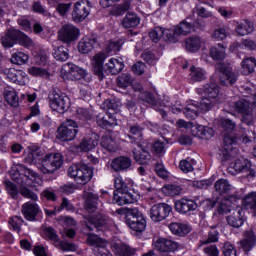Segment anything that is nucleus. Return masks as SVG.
<instances>
[{
	"label": "nucleus",
	"instance_id": "f257e3e1",
	"mask_svg": "<svg viewBox=\"0 0 256 256\" xmlns=\"http://www.w3.org/2000/svg\"><path fill=\"white\" fill-rule=\"evenodd\" d=\"M105 59H107V55L104 52H100L94 56L92 62L93 73L98 76L100 81L105 79V73L106 75H119L125 67L123 62H119V60L113 58L103 66Z\"/></svg>",
	"mask_w": 256,
	"mask_h": 256
},
{
	"label": "nucleus",
	"instance_id": "f03ea898",
	"mask_svg": "<svg viewBox=\"0 0 256 256\" xmlns=\"http://www.w3.org/2000/svg\"><path fill=\"white\" fill-rule=\"evenodd\" d=\"M203 98L200 101V108L202 111H211L217 103H223L227 96L223 99L219 98V86L215 83L205 84L202 88Z\"/></svg>",
	"mask_w": 256,
	"mask_h": 256
},
{
	"label": "nucleus",
	"instance_id": "7ed1b4c3",
	"mask_svg": "<svg viewBox=\"0 0 256 256\" xmlns=\"http://www.w3.org/2000/svg\"><path fill=\"white\" fill-rule=\"evenodd\" d=\"M1 44L8 49L17 44L23 47H33V40L17 29H8L1 38Z\"/></svg>",
	"mask_w": 256,
	"mask_h": 256
},
{
	"label": "nucleus",
	"instance_id": "20e7f679",
	"mask_svg": "<svg viewBox=\"0 0 256 256\" xmlns=\"http://www.w3.org/2000/svg\"><path fill=\"white\" fill-rule=\"evenodd\" d=\"M255 137L256 134L252 130H249L247 127H240L236 133L224 135V149L226 151H231V149H233V147H231L232 145H237L239 141L242 143H251Z\"/></svg>",
	"mask_w": 256,
	"mask_h": 256
},
{
	"label": "nucleus",
	"instance_id": "39448f33",
	"mask_svg": "<svg viewBox=\"0 0 256 256\" xmlns=\"http://www.w3.org/2000/svg\"><path fill=\"white\" fill-rule=\"evenodd\" d=\"M12 179L18 185H27L28 187H37L41 183V177L37 172L27 168L25 165H19L16 173L12 174Z\"/></svg>",
	"mask_w": 256,
	"mask_h": 256
},
{
	"label": "nucleus",
	"instance_id": "423d86ee",
	"mask_svg": "<svg viewBox=\"0 0 256 256\" xmlns=\"http://www.w3.org/2000/svg\"><path fill=\"white\" fill-rule=\"evenodd\" d=\"M68 175L79 185H86L93 177V169L84 163L73 164L68 169Z\"/></svg>",
	"mask_w": 256,
	"mask_h": 256
},
{
	"label": "nucleus",
	"instance_id": "0eeeda50",
	"mask_svg": "<svg viewBox=\"0 0 256 256\" xmlns=\"http://www.w3.org/2000/svg\"><path fill=\"white\" fill-rule=\"evenodd\" d=\"M61 165H63V155L48 153L42 158L40 170L44 174H51L61 169Z\"/></svg>",
	"mask_w": 256,
	"mask_h": 256
},
{
	"label": "nucleus",
	"instance_id": "6e6552de",
	"mask_svg": "<svg viewBox=\"0 0 256 256\" xmlns=\"http://www.w3.org/2000/svg\"><path fill=\"white\" fill-rule=\"evenodd\" d=\"M77 122L68 119L57 130V139L64 143L73 141L79 133Z\"/></svg>",
	"mask_w": 256,
	"mask_h": 256
},
{
	"label": "nucleus",
	"instance_id": "1a4fd4ad",
	"mask_svg": "<svg viewBox=\"0 0 256 256\" xmlns=\"http://www.w3.org/2000/svg\"><path fill=\"white\" fill-rule=\"evenodd\" d=\"M236 113L241 115V121L249 126L253 123V105L245 98H241L233 104Z\"/></svg>",
	"mask_w": 256,
	"mask_h": 256
},
{
	"label": "nucleus",
	"instance_id": "9d476101",
	"mask_svg": "<svg viewBox=\"0 0 256 256\" xmlns=\"http://www.w3.org/2000/svg\"><path fill=\"white\" fill-rule=\"evenodd\" d=\"M126 224L132 231L137 233H143L145 227H147V221L143 214L137 208H132L131 212L127 214Z\"/></svg>",
	"mask_w": 256,
	"mask_h": 256
},
{
	"label": "nucleus",
	"instance_id": "9b49d317",
	"mask_svg": "<svg viewBox=\"0 0 256 256\" xmlns=\"http://www.w3.org/2000/svg\"><path fill=\"white\" fill-rule=\"evenodd\" d=\"M215 69L218 71V73H221L220 85L230 87L231 85H235V83H237V76L233 72L231 65L219 62L215 65Z\"/></svg>",
	"mask_w": 256,
	"mask_h": 256
},
{
	"label": "nucleus",
	"instance_id": "f8f14e48",
	"mask_svg": "<svg viewBox=\"0 0 256 256\" xmlns=\"http://www.w3.org/2000/svg\"><path fill=\"white\" fill-rule=\"evenodd\" d=\"M50 107L53 111H57V113L63 115L65 111H69L71 100L69 96L63 92H53V96L50 99Z\"/></svg>",
	"mask_w": 256,
	"mask_h": 256
},
{
	"label": "nucleus",
	"instance_id": "ddd939ff",
	"mask_svg": "<svg viewBox=\"0 0 256 256\" xmlns=\"http://www.w3.org/2000/svg\"><path fill=\"white\" fill-rule=\"evenodd\" d=\"M193 25L187 21L180 22L173 30H166V41L168 43H177L179 37L189 35Z\"/></svg>",
	"mask_w": 256,
	"mask_h": 256
},
{
	"label": "nucleus",
	"instance_id": "4468645a",
	"mask_svg": "<svg viewBox=\"0 0 256 256\" xmlns=\"http://www.w3.org/2000/svg\"><path fill=\"white\" fill-rule=\"evenodd\" d=\"M171 211H173V207L167 203L154 204L150 209V219L154 223H161L169 217Z\"/></svg>",
	"mask_w": 256,
	"mask_h": 256
},
{
	"label": "nucleus",
	"instance_id": "2eb2a0df",
	"mask_svg": "<svg viewBox=\"0 0 256 256\" xmlns=\"http://www.w3.org/2000/svg\"><path fill=\"white\" fill-rule=\"evenodd\" d=\"M91 7L93 5L89 2V0H81L75 3L72 19L75 23H81V21H85L87 17H89V13H91Z\"/></svg>",
	"mask_w": 256,
	"mask_h": 256
},
{
	"label": "nucleus",
	"instance_id": "dca6fc26",
	"mask_svg": "<svg viewBox=\"0 0 256 256\" xmlns=\"http://www.w3.org/2000/svg\"><path fill=\"white\" fill-rule=\"evenodd\" d=\"M88 245L94 247V253L97 256H112L111 252L107 249V240L95 234H88Z\"/></svg>",
	"mask_w": 256,
	"mask_h": 256
},
{
	"label": "nucleus",
	"instance_id": "f3484780",
	"mask_svg": "<svg viewBox=\"0 0 256 256\" xmlns=\"http://www.w3.org/2000/svg\"><path fill=\"white\" fill-rule=\"evenodd\" d=\"M84 223L88 231H103L107 225H109V218L104 214L97 213L94 216H88L85 218Z\"/></svg>",
	"mask_w": 256,
	"mask_h": 256
},
{
	"label": "nucleus",
	"instance_id": "a211bd4d",
	"mask_svg": "<svg viewBox=\"0 0 256 256\" xmlns=\"http://www.w3.org/2000/svg\"><path fill=\"white\" fill-rule=\"evenodd\" d=\"M58 39L63 43H73L79 39V28L72 24L64 25L58 32Z\"/></svg>",
	"mask_w": 256,
	"mask_h": 256
},
{
	"label": "nucleus",
	"instance_id": "6ab92c4d",
	"mask_svg": "<svg viewBox=\"0 0 256 256\" xmlns=\"http://www.w3.org/2000/svg\"><path fill=\"white\" fill-rule=\"evenodd\" d=\"M110 167L115 173L129 171V169L133 167V160H131V158L127 156H119L112 160Z\"/></svg>",
	"mask_w": 256,
	"mask_h": 256
},
{
	"label": "nucleus",
	"instance_id": "aec40b11",
	"mask_svg": "<svg viewBox=\"0 0 256 256\" xmlns=\"http://www.w3.org/2000/svg\"><path fill=\"white\" fill-rule=\"evenodd\" d=\"M21 212L27 221H37V215L41 213V208L39 204L28 201L22 205Z\"/></svg>",
	"mask_w": 256,
	"mask_h": 256
},
{
	"label": "nucleus",
	"instance_id": "412c9836",
	"mask_svg": "<svg viewBox=\"0 0 256 256\" xmlns=\"http://www.w3.org/2000/svg\"><path fill=\"white\" fill-rule=\"evenodd\" d=\"M155 249L160 253H173L179 249V243L167 238H158L155 242Z\"/></svg>",
	"mask_w": 256,
	"mask_h": 256
},
{
	"label": "nucleus",
	"instance_id": "4be33fe9",
	"mask_svg": "<svg viewBox=\"0 0 256 256\" xmlns=\"http://www.w3.org/2000/svg\"><path fill=\"white\" fill-rule=\"evenodd\" d=\"M232 169H234L235 173H246V177H255V171L251 169V162L248 159H237Z\"/></svg>",
	"mask_w": 256,
	"mask_h": 256
},
{
	"label": "nucleus",
	"instance_id": "5701e85b",
	"mask_svg": "<svg viewBox=\"0 0 256 256\" xmlns=\"http://www.w3.org/2000/svg\"><path fill=\"white\" fill-rule=\"evenodd\" d=\"M138 148L133 149L134 159L140 165H147L149 161H151V154H149V150L143 147L141 142H137Z\"/></svg>",
	"mask_w": 256,
	"mask_h": 256
},
{
	"label": "nucleus",
	"instance_id": "b1692460",
	"mask_svg": "<svg viewBox=\"0 0 256 256\" xmlns=\"http://www.w3.org/2000/svg\"><path fill=\"white\" fill-rule=\"evenodd\" d=\"M113 201L117 205H131V203H135L137 199L129 190L114 192Z\"/></svg>",
	"mask_w": 256,
	"mask_h": 256
},
{
	"label": "nucleus",
	"instance_id": "393cba45",
	"mask_svg": "<svg viewBox=\"0 0 256 256\" xmlns=\"http://www.w3.org/2000/svg\"><path fill=\"white\" fill-rule=\"evenodd\" d=\"M5 75L12 83H16V85H25L27 74L21 70L15 68L6 69Z\"/></svg>",
	"mask_w": 256,
	"mask_h": 256
},
{
	"label": "nucleus",
	"instance_id": "a878e982",
	"mask_svg": "<svg viewBox=\"0 0 256 256\" xmlns=\"http://www.w3.org/2000/svg\"><path fill=\"white\" fill-rule=\"evenodd\" d=\"M190 133L193 137H198L199 139H211L215 135L213 128L203 125L192 126Z\"/></svg>",
	"mask_w": 256,
	"mask_h": 256
},
{
	"label": "nucleus",
	"instance_id": "bb28decb",
	"mask_svg": "<svg viewBox=\"0 0 256 256\" xmlns=\"http://www.w3.org/2000/svg\"><path fill=\"white\" fill-rule=\"evenodd\" d=\"M175 209L178 213L185 215L197 209V203L193 200L182 198L175 202Z\"/></svg>",
	"mask_w": 256,
	"mask_h": 256
},
{
	"label": "nucleus",
	"instance_id": "cd10ccee",
	"mask_svg": "<svg viewBox=\"0 0 256 256\" xmlns=\"http://www.w3.org/2000/svg\"><path fill=\"white\" fill-rule=\"evenodd\" d=\"M242 213L243 210L241 208L234 209L233 212L227 216L228 225H230V227H234L235 229L242 227L243 223H245Z\"/></svg>",
	"mask_w": 256,
	"mask_h": 256
},
{
	"label": "nucleus",
	"instance_id": "c85d7f7f",
	"mask_svg": "<svg viewBox=\"0 0 256 256\" xmlns=\"http://www.w3.org/2000/svg\"><path fill=\"white\" fill-rule=\"evenodd\" d=\"M64 67L68 69L67 75L70 79H72V81H79V79H83L85 75H87V71H85V69L80 68L75 64L68 63Z\"/></svg>",
	"mask_w": 256,
	"mask_h": 256
},
{
	"label": "nucleus",
	"instance_id": "c756f323",
	"mask_svg": "<svg viewBox=\"0 0 256 256\" xmlns=\"http://www.w3.org/2000/svg\"><path fill=\"white\" fill-rule=\"evenodd\" d=\"M240 244L243 251H245L246 253H249V251H251V249H253V247H255L256 245L255 231L251 229L246 231L244 233V238L243 240H241Z\"/></svg>",
	"mask_w": 256,
	"mask_h": 256
},
{
	"label": "nucleus",
	"instance_id": "7c9ffc66",
	"mask_svg": "<svg viewBox=\"0 0 256 256\" xmlns=\"http://www.w3.org/2000/svg\"><path fill=\"white\" fill-rule=\"evenodd\" d=\"M145 128L139 124H133L129 126V134L128 138L130 139V143H141L143 140V131Z\"/></svg>",
	"mask_w": 256,
	"mask_h": 256
},
{
	"label": "nucleus",
	"instance_id": "2f4dec72",
	"mask_svg": "<svg viewBox=\"0 0 256 256\" xmlns=\"http://www.w3.org/2000/svg\"><path fill=\"white\" fill-rule=\"evenodd\" d=\"M96 43H97V38H95L94 36L83 38L78 44L79 53H82L83 55H87V53H91Z\"/></svg>",
	"mask_w": 256,
	"mask_h": 256
},
{
	"label": "nucleus",
	"instance_id": "473e14b6",
	"mask_svg": "<svg viewBox=\"0 0 256 256\" xmlns=\"http://www.w3.org/2000/svg\"><path fill=\"white\" fill-rule=\"evenodd\" d=\"M84 197L86 211H88V213H95L99 205V195L93 194V192H85Z\"/></svg>",
	"mask_w": 256,
	"mask_h": 256
},
{
	"label": "nucleus",
	"instance_id": "72a5a7b5",
	"mask_svg": "<svg viewBox=\"0 0 256 256\" xmlns=\"http://www.w3.org/2000/svg\"><path fill=\"white\" fill-rule=\"evenodd\" d=\"M139 23H141V18L133 12H128L122 19L121 25L124 29H134L139 26Z\"/></svg>",
	"mask_w": 256,
	"mask_h": 256
},
{
	"label": "nucleus",
	"instance_id": "f704fd0d",
	"mask_svg": "<svg viewBox=\"0 0 256 256\" xmlns=\"http://www.w3.org/2000/svg\"><path fill=\"white\" fill-rule=\"evenodd\" d=\"M97 124L99 125V127H102L103 129H109V127L117 125V120L109 114L100 113L97 116Z\"/></svg>",
	"mask_w": 256,
	"mask_h": 256
},
{
	"label": "nucleus",
	"instance_id": "c9c22d12",
	"mask_svg": "<svg viewBox=\"0 0 256 256\" xmlns=\"http://www.w3.org/2000/svg\"><path fill=\"white\" fill-rule=\"evenodd\" d=\"M169 229L173 235H179V237H183L191 232V228L187 224L177 222L170 223Z\"/></svg>",
	"mask_w": 256,
	"mask_h": 256
},
{
	"label": "nucleus",
	"instance_id": "e433bc0d",
	"mask_svg": "<svg viewBox=\"0 0 256 256\" xmlns=\"http://www.w3.org/2000/svg\"><path fill=\"white\" fill-rule=\"evenodd\" d=\"M199 109H201V103L188 104L185 108H183V114L185 117H187V119L193 121L199 117Z\"/></svg>",
	"mask_w": 256,
	"mask_h": 256
},
{
	"label": "nucleus",
	"instance_id": "4c0bfd02",
	"mask_svg": "<svg viewBox=\"0 0 256 256\" xmlns=\"http://www.w3.org/2000/svg\"><path fill=\"white\" fill-rule=\"evenodd\" d=\"M4 97L7 103L11 105V107H19V97L17 96V92H15V89L11 87L5 88Z\"/></svg>",
	"mask_w": 256,
	"mask_h": 256
},
{
	"label": "nucleus",
	"instance_id": "58836bf2",
	"mask_svg": "<svg viewBox=\"0 0 256 256\" xmlns=\"http://www.w3.org/2000/svg\"><path fill=\"white\" fill-rule=\"evenodd\" d=\"M113 251L117 256H131L135 253L133 248L124 243H115L113 245Z\"/></svg>",
	"mask_w": 256,
	"mask_h": 256
},
{
	"label": "nucleus",
	"instance_id": "ea45409f",
	"mask_svg": "<svg viewBox=\"0 0 256 256\" xmlns=\"http://www.w3.org/2000/svg\"><path fill=\"white\" fill-rule=\"evenodd\" d=\"M19 193L24 197V199H29L31 203H37V201H39V195H37V192L33 191L25 184L20 186Z\"/></svg>",
	"mask_w": 256,
	"mask_h": 256
},
{
	"label": "nucleus",
	"instance_id": "a19ab883",
	"mask_svg": "<svg viewBox=\"0 0 256 256\" xmlns=\"http://www.w3.org/2000/svg\"><path fill=\"white\" fill-rule=\"evenodd\" d=\"M232 186L227 179H219L214 184V189L218 195H225L231 190Z\"/></svg>",
	"mask_w": 256,
	"mask_h": 256
},
{
	"label": "nucleus",
	"instance_id": "79ce46f5",
	"mask_svg": "<svg viewBox=\"0 0 256 256\" xmlns=\"http://www.w3.org/2000/svg\"><path fill=\"white\" fill-rule=\"evenodd\" d=\"M254 30L255 27L253 26V23L247 20L239 23L236 27V33L241 36L249 35L253 33Z\"/></svg>",
	"mask_w": 256,
	"mask_h": 256
},
{
	"label": "nucleus",
	"instance_id": "37998d69",
	"mask_svg": "<svg viewBox=\"0 0 256 256\" xmlns=\"http://www.w3.org/2000/svg\"><path fill=\"white\" fill-rule=\"evenodd\" d=\"M98 144L99 143L97 142V140L86 137L81 140L77 149L83 151L84 153H87L88 151H92V149H95V147H97Z\"/></svg>",
	"mask_w": 256,
	"mask_h": 256
},
{
	"label": "nucleus",
	"instance_id": "c03bdc74",
	"mask_svg": "<svg viewBox=\"0 0 256 256\" xmlns=\"http://www.w3.org/2000/svg\"><path fill=\"white\" fill-rule=\"evenodd\" d=\"M205 79H207L205 70L195 66L190 67V81H192V83H197V81H205Z\"/></svg>",
	"mask_w": 256,
	"mask_h": 256
},
{
	"label": "nucleus",
	"instance_id": "a18cd8bd",
	"mask_svg": "<svg viewBox=\"0 0 256 256\" xmlns=\"http://www.w3.org/2000/svg\"><path fill=\"white\" fill-rule=\"evenodd\" d=\"M44 153L41 151V148L37 146H32L30 152L28 153L27 159L29 163H39L43 161Z\"/></svg>",
	"mask_w": 256,
	"mask_h": 256
},
{
	"label": "nucleus",
	"instance_id": "49530a36",
	"mask_svg": "<svg viewBox=\"0 0 256 256\" xmlns=\"http://www.w3.org/2000/svg\"><path fill=\"white\" fill-rule=\"evenodd\" d=\"M52 55L56 61L63 63L69 59V49L65 46H58L54 48Z\"/></svg>",
	"mask_w": 256,
	"mask_h": 256
},
{
	"label": "nucleus",
	"instance_id": "de8ad7c7",
	"mask_svg": "<svg viewBox=\"0 0 256 256\" xmlns=\"http://www.w3.org/2000/svg\"><path fill=\"white\" fill-rule=\"evenodd\" d=\"M243 206L245 209L252 211L256 215V192H251L243 199Z\"/></svg>",
	"mask_w": 256,
	"mask_h": 256
},
{
	"label": "nucleus",
	"instance_id": "09e8293b",
	"mask_svg": "<svg viewBox=\"0 0 256 256\" xmlns=\"http://www.w3.org/2000/svg\"><path fill=\"white\" fill-rule=\"evenodd\" d=\"M201 43H203V41H201V38L198 36H192L186 39V49L187 51L190 52H195V51H199V49L201 48Z\"/></svg>",
	"mask_w": 256,
	"mask_h": 256
},
{
	"label": "nucleus",
	"instance_id": "8fccbe9b",
	"mask_svg": "<svg viewBox=\"0 0 256 256\" xmlns=\"http://www.w3.org/2000/svg\"><path fill=\"white\" fill-rule=\"evenodd\" d=\"M256 59L254 57L246 58L242 61L243 75H251L255 71Z\"/></svg>",
	"mask_w": 256,
	"mask_h": 256
},
{
	"label": "nucleus",
	"instance_id": "3c124183",
	"mask_svg": "<svg viewBox=\"0 0 256 256\" xmlns=\"http://www.w3.org/2000/svg\"><path fill=\"white\" fill-rule=\"evenodd\" d=\"M210 56L212 59H215L216 61H223L225 59V46L222 44H218L217 46H213L210 49Z\"/></svg>",
	"mask_w": 256,
	"mask_h": 256
},
{
	"label": "nucleus",
	"instance_id": "603ef678",
	"mask_svg": "<svg viewBox=\"0 0 256 256\" xmlns=\"http://www.w3.org/2000/svg\"><path fill=\"white\" fill-rule=\"evenodd\" d=\"M209 9H211V6L207 2H201L196 5L197 15L203 19H207L213 15Z\"/></svg>",
	"mask_w": 256,
	"mask_h": 256
},
{
	"label": "nucleus",
	"instance_id": "864d4df0",
	"mask_svg": "<svg viewBox=\"0 0 256 256\" xmlns=\"http://www.w3.org/2000/svg\"><path fill=\"white\" fill-rule=\"evenodd\" d=\"M42 231L44 238L48 239V241H53V243L60 242L59 234H57V230H55V228L46 226L42 228Z\"/></svg>",
	"mask_w": 256,
	"mask_h": 256
},
{
	"label": "nucleus",
	"instance_id": "5fc2aeb1",
	"mask_svg": "<svg viewBox=\"0 0 256 256\" xmlns=\"http://www.w3.org/2000/svg\"><path fill=\"white\" fill-rule=\"evenodd\" d=\"M101 146L106 151H109V153H115V151H117V149H118V146L115 143V140H113L111 138V136H104V137H102V139H101Z\"/></svg>",
	"mask_w": 256,
	"mask_h": 256
},
{
	"label": "nucleus",
	"instance_id": "6e6d98bb",
	"mask_svg": "<svg viewBox=\"0 0 256 256\" xmlns=\"http://www.w3.org/2000/svg\"><path fill=\"white\" fill-rule=\"evenodd\" d=\"M129 9H131V0H125L122 4L112 8L111 15H114V17H120L123 13L129 11Z\"/></svg>",
	"mask_w": 256,
	"mask_h": 256
},
{
	"label": "nucleus",
	"instance_id": "4d7b16f0",
	"mask_svg": "<svg viewBox=\"0 0 256 256\" xmlns=\"http://www.w3.org/2000/svg\"><path fill=\"white\" fill-rule=\"evenodd\" d=\"M149 37L154 43H159L161 37H164V39L167 40V30H164L161 27H156L149 33Z\"/></svg>",
	"mask_w": 256,
	"mask_h": 256
},
{
	"label": "nucleus",
	"instance_id": "13d9d810",
	"mask_svg": "<svg viewBox=\"0 0 256 256\" xmlns=\"http://www.w3.org/2000/svg\"><path fill=\"white\" fill-rule=\"evenodd\" d=\"M195 160L191 158H187L185 160H181L179 163V167L183 173H191L194 171L195 167Z\"/></svg>",
	"mask_w": 256,
	"mask_h": 256
},
{
	"label": "nucleus",
	"instance_id": "bf43d9fd",
	"mask_svg": "<svg viewBox=\"0 0 256 256\" xmlns=\"http://www.w3.org/2000/svg\"><path fill=\"white\" fill-rule=\"evenodd\" d=\"M28 73L33 77H43L44 79H49V72L45 68L33 66L28 68Z\"/></svg>",
	"mask_w": 256,
	"mask_h": 256
},
{
	"label": "nucleus",
	"instance_id": "052dcab7",
	"mask_svg": "<svg viewBox=\"0 0 256 256\" xmlns=\"http://www.w3.org/2000/svg\"><path fill=\"white\" fill-rule=\"evenodd\" d=\"M125 44V40L119 39L116 41H110L106 46L107 53H117V51H121V47Z\"/></svg>",
	"mask_w": 256,
	"mask_h": 256
},
{
	"label": "nucleus",
	"instance_id": "680f3d73",
	"mask_svg": "<svg viewBox=\"0 0 256 256\" xmlns=\"http://www.w3.org/2000/svg\"><path fill=\"white\" fill-rule=\"evenodd\" d=\"M229 35V28L220 27L216 28L212 33V39H215L216 41H223L224 39H227V36Z\"/></svg>",
	"mask_w": 256,
	"mask_h": 256
},
{
	"label": "nucleus",
	"instance_id": "e2e57ef3",
	"mask_svg": "<svg viewBox=\"0 0 256 256\" xmlns=\"http://www.w3.org/2000/svg\"><path fill=\"white\" fill-rule=\"evenodd\" d=\"M131 83H133V78L130 76V74H121L117 77V85L121 89H127Z\"/></svg>",
	"mask_w": 256,
	"mask_h": 256
},
{
	"label": "nucleus",
	"instance_id": "0e129e2a",
	"mask_svg": "<svg viewBox=\"0 0 256 256\" xmlns=\"http://www.w3.org/2000/svg\"><path fill=\"white\" fill-rule=\"evenodd\" d=\"M138 97L139 99H141V101H145V103L152 105V107H155L157 105V99L149 91H143L139 93Z\"/></svg>",
	"mask_w": 256,
	"mask_h": 256
},
{
	"label": "nucleus",
	"instance_id": "69168bd1",
	"mask_svg": "<svg viewBox=\"0 0 256 256\" xmlns=\"http://www.w3.org/2000/svg\"><path fill=\"white\" fill-rule=\"evenodd\" d=\"M28 61L29 56L23 52H17L11 57V63H14V65H24V63H27Z\"/></svg>",
	"mask_w": 256,
	"mask_h": 256
},
{
	"label": "nucleus",
	"instance_id": "338daca9",
	"mask_svg": "<svg viewBox=\"0 0 256 256\" xmlns=\"http://www.w3.org/2000/svg\"><path fill=\"white\" fill-rule=\"evenodd\" d=\"M4 185L6 187L7 193L10 195L12 199H19V189L17 185L13 184L11 181H5Z\"/></svg>",
	"mask_w": 256,
	"mask_h": 256
},
{
	"label": "nucleus",
	"instance_id": "774afa93",
	"mask_svg": "<svg viewBox=\"0 0 256 256\" xmlns=\"http://www.w3.org/2000/svg\"><path fill=\"white\" fill-rule=\"evenodd\" d=\"M222 253L224 256H237V249L231 242H225L222 247Z\"/></svg>",
	"mask_w": 256,
	"mask_h": 256
}]
</instances>
